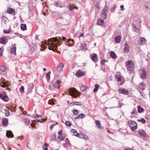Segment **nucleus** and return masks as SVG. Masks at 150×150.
<instances>
[{
  "label": "nucleus",
  "mask_w": 150,
  "mask_h": 150,
  "mask_svg": "<svg viewBox=\"0 0 150 150\" xmlns=\"http://www.w3.org/2000/svg\"><path fill=\"white\" fill-rule=\"evenodd\" d=\"M2 125L5 126H6L8 125V120L6 118H3L2 119Z\"/></svg>",
  "instance_id": "obj_18"
},
{
  "label": "nucleus",
  "mask_w": 150,
  "mask_h": 150,
  "mask_svg": "<svg viewBox=\"0 0 150 150\" xmlns=\"http://www.w3.org/2000/svg\"><path fill=\"white\" fill-rule=\"evenodd\" d=\"M0 98L5 102L8 101L9 100L8 98L4 92H3L2 93H0Z\"/></svg>",
  "instance_id": "obj_6"
},
{
  "label": "nucleus",
  "mask_w": 150,
  "mask_h": 150,
  "mask_svg": "<svg viewBox=\"0 0 150 150\" xmlns=\"http://www.w3.org/2000/svg\"><path fill=\"white\" fill-rule=\"evenodd\" d=\"M96 6L98 9H100L99 4V2H97L96 3Z\"/></svg>",
  "instance_id": "obj_50"
},
{
  "label": "nucleus",
  "mask_w": 150,
  "mask_h": 150,
  "mask_svg": "<svg viewBox=\"0 0 150 150\" xmlns=\"http://www.w3.org/2000/svg\"><path fill=\"white\" fill-rule=\"evenodd\" d=\"M37 49V47L35 45L33 44L32 45L30 48L31 50L33 51H35Z\"/></svg>",
  "instance_id": "obj_31"
},
{
  "label": "nucleus",
  "mask_w": 150,
  "mask_h": 150,
  "mask_svg": "<svg viewBox=\"0 0 150 150\" xmlns=\"http://www.w3.org/2000/svg\"><path fill=\"white\" fill-rule=\"evenodd\" d=\"M53 125H52L50 127V129L51 131H52L53 127Z\"/></svg>",
  "instance_id": "obj_60"
},
{
  "label": "nucleus",
  "mask_w": 150,
  "mask_h": 150,
  "mask_svg": "<svg viewBox=\"0 0 150 150\" xmlns=\"http://www.w3.org/2000/svg\"><path fill=\"white\" fill-rule=\"evenodd\" d=\"M86 44H85V45H83V46H81V50H83L86 47Z\"/></svg>",
  "instance_id": "obj_53"
},
{
  "label": "nucleus",
  "mask_w": 150,
  "mask_h": 150,
  "mask_svg": "<svg viewBox=\"0 0 150 150\" xmlns=\"http://www.w3.org/2000/svg\"><path fill=\"white\" fill-rule=\"evenodd\" d=\"M84 73L83 72L80 70H79L76 73V75L78 77H80L81 76H83L84 75Z\"/></svg>",
  "instance_id": "obj_16"
},
{
  "label": "nucleus",
  "mask_w": 150,
  "mask_h": 150,
  "mask_svg": "<svg viewBox=\"0 0 150 150\" xmlns=\"http://www.w3.org/2000/svg\"><path fill=\"white\" fill-rule=\"evenodd\" d=\"M115 78L116 81L119 82H120L121 83L119 84V85H122L125 81L123 77L119 75H116Z\"/></svg>",
  "instance_id": "obj_5"
},
{
  "label": "nucleus",
  "mask_w": 150,
  "mask_h": 150,
  "mask_svg": "<svg viewBox=\"0 0 150 150\" xmlns=\"http://www.w3.org/2000/svg\"><path fill=\"white\" fill-rule=\"evenodd\" d=\"M61 83V82L60 80H57L56 81L53 80L51 82V84L54 88H58V86Z\"/></svg>",
  "instance_id": "obj_8"
},
{
  "label": "nucleus",
  "mask_w": 150,
  "mask_h": 150,
  "mask_svg": "<svg viewBox=\"0 0 150 150\" xmlns=\"http://www.w3.org/2000/svg\"><path fill=\"white\" fill-rule=\"evenodd\" d=\"M120 7L122 10L123 11L125 9L124 7V6L123 5H121L120 6Z\"/></svg>",
  "instance_id": "obj_57"
},
{
  "label": "nucleus",
  "mask_w": 150,
  "mask_h": 150,
  "mask_svg": "<svg viewBox=\"0 0 150 150\" xmlns=\"http://www.w3.org/2000/svg\"><path fill=\"white\" fill-rule=\"evenodd\" d=\"M95 123L98 126L100 124V121L96 120L95 121Z\"/></svg>",
  "instance_id": "obj_48"
},
{
  "label": "nucleus",
  "mask_w": 150,
  "mask_h": 150,
  "mask_svg": "<svg viewBox=\"0 0 150 150\" xmlns=\"http://www.w3.org/2000/svg\"><path fill=\"white\" fill-rule=\"evenodd\" d=\"M7 11L8 13L11 14L12 15H14L15 14V10L14 9L9 7L7 10Z\"/></svg>",
  "instance_id": "obj_12"
},
{
  "label": "nucleus",
  "mask_w": 150,
  "mask_h": 150,
  "mask_svg": "<svg viewBox=\"0 0 150 150\" xmlns=\"http://www.w3.org/2000/svg\"><path fill=\"white\" fill-rule=\"evenodd\" d=\"M138 112L139 113H141L143 112L144 109L142 108L140 106H138Z\"/></svg>",
  "instance_id": "obj_29"
},
{
  "label": "nucleus",
  "mask_w": 150,
  "mask_h": 150,
  "mask_svg": "<svg viewBox=\"0 0 150 150\" xmlns=\"http://www.w3.org/2000/svg\"><path fill=\"white\" fill-rule=\"evenodd\" d=\"M43 119L41 120H37V121L39 122H41L43 120Z\"/></svg>",
  "instance_id": "obj_63"
},
{
  "label": "nucleus",
  "mask_w": 150,
  "mask_h": 150,
  "mask_svg": "<svg viewBox=\"0 0 150 150\" xmlns=\"http://www.w3.org/2000/svg\"><path fill=\"white\" fill-rule=\"evenodd\" d=\"M63 67L64 66L63 64L60 63L59 64L57 65V70L58 71H60L62 69Z\"/></svg>",
  "instance_id": "obj_21"
},
{
  "label": "nucleus",
  "mask_w": 150,
  "mask_h": 150,
  "mask_svg": "<svg viewBox=\"0 0 150 150\" xmlns=\"http://www.w3.org/2000/svg\"><path fill=\"white\" fill-rule=\"evenodd\" d=\"M65 124L67 126L70 127L71 125V123L69 121H66L65 122Z\"/></svg>",
  "instance_id": "obj_40"
},
{
  "label": "nucleus",
  "mask_w": 150,
  "mask_h": 150,
  "mask_svg": "<svg viewBox=\"0 0 150 150\" xmlns=\"http://www.w3.org/2000/svg\"><path fill=\"white\" fill-rule=\"evenodd\" d=\"M67 144H66V143H65V144H63V146L65 148H67Z\"/></svg>",
  "instance_id": "obj_62"
},
{
  "label": "nucleus",
  "mask_w": 150,
  "mask_h": 150,
  "mask_svg": "<svg viewBox=\"0 0 150 150\" xmlns=\"http://www.w3.org/2000/svg\"><path fill=\"white\" fill-rule=\"evenodd\" d=\"M7 42L6 38L1 37L0 38V43L5 45L7 43Z\"/></svg>",
  "instance_id": "obj_15"
},
{
  "label": "nucleus",
  "mask_w": 150,
  "mask_h": 150,
  "mask_svg": "<svg viewBox=\"0 0 150 150\" xmlns=\"http://www.w3.org/2000/svg\"><path fill=\"white\" fill-rule=\"evenodd\" d=\"M24 120V122L26 125H28L29 124L30 122V121L28 119H25Z\"/></svg>",
  "instance_id": "obj_43"
},
{
  "label": "nucleus",
  "mask_w": 150,
  "mask_h": 150,
  "mask_svg": "<svg viewBox=\"0 0 150 150\" xmlns=\"http://www.w3.org/2000/svg\"><path fill=\"white\" fill-rule=\"evenodd\" d=\"M146 42V40L143 37L140 38L138 40V43L140 45H143Z\"/></svg>",
  "instance_id": "obj_9"
},
{
  "label": "nucleus",
  "mask_w": 150,
  "mask_h": 150,
  "mask_svg": "<svg viewBox=\"0 0 150 150\" xmlns=\"http://www.w3.org/2000/svg\"><path fill=\"white\" fill-rule=\"evenodd\" d=\"M144 86L145 85L143 82L141 83L139 85V87L142 90H144Z\"/></svg>",
  "instance_id": "obj_30"
},
{
  "label": "nucleus",
  "mask_w": 150,
  "mask_h": 150,
  "mask_svg": "<svg viewBox=\"0 0 150 150\" xmlns=\"http://www.w3.org/2000/svg\"><path fill=\"white\" fill-rule=\"evenodd\" d=\"M47 41L44 42V43L42 42L41 48L45 49L47 46L50 50L54 51L57 50L58 44H59L58 45H60L59 43V40L57 38V37L50 38ZM41 50H43L41 49Z\"/></svg>",
  "instance_id": "obj_1"
},
{
  "label": "nucleus",
  "mask_w": 150,
  "mask_h": 150,
  "mask_svg": "<svg viewBox=\"0 0 150 150\" xmlns=\"http://www.w3.org/2000/svg\"><path fill=\"white\" fill-rule=\"evenodd\" d=\"M65 142H66L65 143L69 145V146H70V144L68 138H67L65 139Z\"/></svg>",
  "instance_id": "obj_46"
},
{
  "label": "nucleus",
  "mask_w": 150,
  "mask_h": 150,
  "mask_svg": "<svg viewBox=\"0 0 150 150\" xmlns=\"http://www.w3.org/2000/svg\"><path fill=\"white\" fill-rule=\"evenodd\" d=\"M140 76L141 78L142 79H145L146 77V71L142 69L140 73Z\"/></svg>",
  "instance_id": "obj_11"
},
{
  "label": "nucleus",
  "mask_w": 150,
  "mask_h": 150,
  "mask_svg": "<svg viewBox=\"0 0 150 150\" xmlns=\"http://www.w3.org/2000/svg\"><path fill=\"white\" fill-rule=\"evenodd\" d=\"M0 69L3 71H5L6 69V67L4 65H2L0 67Z\"/></svg>",
  "instance_id": "obj_39"
},
{
  "label": "nucleus",
  "mask_w": 150,
  "mask_h": 150,
  "mask_svg": "<svg viewBox=\"0 0 150 150\" xmlns=\"http://www.w3.org/2000/svg\"><path fill=\"white\" fill-rule=\"evenodd\" d=\"M10 114V112L8 110L6 111V116H8Z\"/></svg>",
  "instance_id": "obj_51"
},
{
  "label": "nucleus",
  "mask_w": 150,
  "mask_h": 150,
  "mask_svg": "<svg viewBox=\"0 0 150 150\" xmlns=\"http://www.w3.org/2000/svg\"><path fill=\"white\" fill-rule=\"evenodd\" d=\"M69 92L71 96L74 98H77L78 95V91L74 88L70 89Z\"/></svg>",
  "instance_id": "obj_3"
},
{
  "label": "nucleus",
  "mask_w": 150,
  "mask_h": 150,
  "mask_svg": "<svg viewBox=\"0 0 150 150\" xmlns=\"http://www.w3.org/2000/svg\"><path fill=\"white\" fill-rule=\"evenodd\" d=\"M133 28H134L133 30H134V31L137 32H138L139 30V29L138 28H137V27H136V26L135 25H134Z\"/></svg>",
  "instance_id": "obj_42"
},
{
  "label": "nucleus",
  "mask_w": 150,
  "mask_h": 150,
  "mask_svg": "<svg viewBox=\"0 0 150 150\" xmlns=\"http://www.w3.org/2000/svg\"><path fill=\"white\" fill-rule=\"evenodd\" d=\"M1 86L3 87H5L8 86L7 84L5 83H4L3 84L1 85Z\"/></svg>",
  "instance_id": "obj_56"
},
{
  "label": "nucleus",
  "mask_w": 150,
  "mask_h": 150,
  "mask_svg": "<svg viewBox=\"0 0 150 150\" xmlns=\"http://www.w3.org/2000/svg\"><path fill=\"white\" fill-rule=\"evenodd\" d=\"M109 7H104L102 11L101 15L103 19H105L107 17V11Z\"/></svg>",
  "instance_id": "obj_7"
},
{
  "label": "nucleus",
  "mask_w": 150,
  "mask_h": 150,
  "mask_svg": "<svg viewBox=\"0 0 150 150\" xmlns=\"http://www.w3.org/2000/svg\"><path fill=\"white\" fill-rule=\"evenodd\" d=\"M110 57L114 59L117 58V56L115 53L113 51H111L110 52Z\"/></svg>",
  "instance_id": "obj_22"
},
{
  "label": "nucleus",
  "mask_w": 150,
  "mask_h": 150,
  "mask_svg": "<svg viewBox=\"0 0 150 150\" xmlns=\"http://www.w3.org/2000/svg\"><path fill=\"white\" fill-rule=\"evenodd\" d=\"M138 133L142 137H146V134L145 131L142 129H140L138 131Z\"/></svg>",
  "instance_id": "obj_13"
},
{
  "label": "nucleus",
  "mask_w": 150,
  "mask_h": 150,
  "mask_svg": "<svg viewBox=\"0 0 150 150\" xmlns=\"http://www.w3.org/2000/svg\"><path fill=\"white\" fill-rule=\"evenodd\" d=\"M124 51L126 53H128L129 51V47L127 44H125Z\"/></svg>",
  "instance_id": "obj_26"
},
{
  "label": "nucleus",
  "mask_w": 150,
  "mask_h": 150,
  "mask_svg": "<svg viewBox=\"0 0 150 150\" xmlns=\"http://www.w3.org/2000/svg\"><path fill=\"white\" fill-rule=\"evenodd\" d=\"M97 127L101 129H103L104 128L102 126L101 124L99 125Z\"/></svg>",
  "instance_id": "obj_54"
},
{
  "label": "nucleus",
  "mask_w": 150,
  "mask_h": 150,
  "mask_svg": "<svg viewBox=\"0 0 150 150\" xmlns=\"http://www.w3.org/2000/svg\"><path fill=\"white\" fill-rule=\"evenodd\" d=\"M11 31V30H4V33L5 34L9 33Z\"/></svg>",
  "instance_id": "obj_49"
},
{
  "label": "nucleus",
  "mask_w": 150,
  "mask_h": 150,
  "mask_svg": "<svg viewBox=\"0 0 150 150\" xmlns=\"http://www.w3.org/2000/svg\"><path fill=\"white\" fill-rule=\"evenodd\" d=\"M59 4L58 3H56L54 4V5L57 7H59Z\"/></svg>",
  "instance_id": "obj_58"
},
{
  "label": "nucleus",
  "mask_w": 150,
  "mask_h": 150,
  "mask_svg": "<svg viewBox=\"0 0 150 150\" xmlns=\"http://www.w3.org/2000/svg\"><path fill=\"white\" fill-rule=\"evenodd\" d=\"M3 49L4 47L3 46L0 47V57H1L2 55Z\"/></svg>",
  "instance_id": "obj_41"
},
{
  "label": "nucleus",
  "mask_w": 150,
  "mask_h": 150,
  "mask_svg": "<svg viewBox=\"0 0 150 150\" xmlns=\"http://www.w3.org/2000/svg\"><path fill=\"white\" fill-rule=\"evenodd\" d=\"M20 91L22 92H24V87L23 86H21L19 89Z\"/></svg>",
  "instance_id": "obj_44"
},
{
  "label": "nucleus",
  "mask_w": 150,
  "mask_h": 150,
  "mask_svg": "<svg viewBox=\"0 0 150 150\" xmlns=\"http://www.w3.org/2000/svg\"><path fill=\"white\" fill-rule=\"evenodd\" d=\"M49 88L51 90V91H52L53 89L52 88H51V86L50 85H49Z\"/></svg>",
  "instance_id": "obj_61"
},
{
  "label": "nucleus",
  "mask_w": 150,
  "mask_h": 150,
  "mask_svg": "<svg viewBox=\"0 0 150 150\" xmlns=\"http://www.w3.org/2000/svg\"><path fill=\"white\" fill-rule=\"evenodd\" d=\"M124 150H132V149L129 148H127L126 149H125Z\"/></svg>",
  "instance_id": "obj_64"
},
{
  "label": "nucleus",
  "mask_w": 150,
  "mask_h": 150,
  "mask_svg": "<svg viewBox=\"0 0 150 150\" xmlns=\"http://www.w3.org/2000/svg\"><path fill=\"white\" fill-rule=\"evenodd\" d=\"M116 7V6L115 5H114L113 7L111 9V11L112 12L114 10H115V9Z\"/></svg>",
  "instance_id": "obj_52"
},
{
  "label": "nucleus",
  "mask_w": 150,
  "mask_h": 150,
  "mask_svg": "<svg viewBox=\"0 0 150 150\" xmlns=\"http://www.w3.org/2000/svg\"><path fill=\"white\" fill-rule=\"evenodd\" d=\"M126 66L128 71H132L134 70V65L132 60H129L127 62H126Z\"/></svg>",
  "instance_id": "obj_2"
},
{
  "label": "nucleus",
  "mask_w": 150,
  "mask_h": 150,
  "mask_svg": "<svg viewBox=\"0 0 150 150\" xmlns=\"http://www.w3.org/2000/svg\"><path fill=\"white\" fill-rule=\"evenodd\" d=\"M36 117H40L41 118L42 117V116L40 115H39L38 114H36L35 116Z\"/></svg>",
  "instance_id": "obj_59"
},
{
  "label": "nucleus",
  "mask_w": 150,
  "mask_h": 150,
  "mask_svg": "<svg viewBox=\"0 0 150 150\" xmlns=\"http://www.w3.org/2000/svg\"><path fill=\"white\" fill-rule=\"evenodd\" d=\"M99 85L98 84H96L95 85V88L94 89L93 91L94 92H96L97 91Z\"/></svg>",
  "instance_id": "obj_34"
},
{
  "label": "nucleus",
  "mask_w": 150,
  "mask_h": 150,
  "mask_svg": "<svg viewBox=\"0 0 150 150\" xmlns=\"http://www.w3.org/2000/svg\"><path fill=\"white\" fill-rule=\"evenodd\" d=\"M34 87V85L33 84H29L28 86V93H30L32 91Z\"/></svg>",
  "instance_id": "obj_20"
},
{
  "label": "nucleus",
  "mask_w": 150,
  "mask_h": 150,
  "mask_svg": "<svg viewBox=\"0 0 150 150\" xmlns=\"http://www.w3.org/2000/svg\"><path fill=\"white\" fill-rule=\"evenodd\" d=\"M65 135L64 134L60 135L57 138L61 141H63L65 137Z\"/></svg>",
  "instance_id": "obj_24"
},
{
  "label": "nucleus",
  "mask_w": 150,
  "mask_h": 150,
  "mask_svg": "<svg viewBox=\"0 0 150 150\" xmlns=\"http://www.w3.org/2000/svg\"><path fill=\"white\" fill-rule=\"evenodd\" d=\"M71 104L72 105H81L80 102H73L71 103Z\"/></svg>",
  "instance_id": "obj_32"
},
{
  "label": "nucleus",
  "mask_w": 150,
  "mask_h": 150,
  "mask_svg": "<svg viewBox=\"0 0 150 150\" xmlns=\"http://www.w3.org/2000/svg\"><path fill=\"white\" fill-rule=\"evenodd\" d=\"M50 73H51V71H50L49 72H48L46 75V77L47 78V79L48 80V81H49V80L50 79Z\"/></svg>",
  "instance_id": "obj_38"
},
{
  "label": "nucleus",
  "mask_w": 150,
  "mask_h": 150,
  "mask_svg": "<svg viewBox=\"0 0 150 150\" xmlns=\"http://www.w3.org/2000/svg\"><path fill=\"white\" fill-rule=\"evenodd\" d=\"M104 22V20L102 19H99L98 20L97 24L101 26L103 25Z\"/></svg>",
  "instance_id": "obj_23"
},
{
  "label": "nucleus",
  "mask_w": 150,
  "mask_h": 150,
  "mask_svg": "<svg viewBox=\"0 0 150 150\" xmlns=\"http://www.w3.org/2000/svg\"><path fill=\"white\" fill-rule=\"evenodd\" d=\"M106 61L105 60H102L101 62V64L102 65H103L104 64L105 62H106Z\"/></svg>",
  "instance_id": "obj_55"
},
{
  "label": "nucleus",
  "mask_w": 150,
  "mask_h": 150,
  "mask_svg": "<svg viewBox=\"0 0 150 150\" xmlns=\"http://www.w3.org/2000/svg\"><path fill=\"white\" fill-rule=\"evenodd\" d=\"M138 113L137 112V110L135 108L133 110V111L131 112V114L132 115H136Z\"/></svg>",
  "instance_id": "obj_35"
},
{
  "label": "nucleus",
  "mask_w": 150,
  "mask_h": 150,
  "mask_svg": "<svg viewBox=\"0 0 150 150\" xmlns=\"http://www.w3.org/2000/svg\"><path fill=\"white\" fill-rule=\"evenodd\" d=\"M85 117V115L83 114H81L78 115L77 117H75V119H82Z\"/></svg>",
  "instance_id": "obj_27"
},
{
  "label": "nucleus",
  "mask_w": 150,
  "mask_h": 150,
  "mask_svg": "<svg viewBox=\"0 0 150 150\" xmlns=\"http://www.w3.org/2000/svg\"><path fill=\"white\" fill-rule=\"evenodd\" d=\"M138 121L142 122L143 123H145L146 122V120L143 118H142L140 120H138Z\"/></svg>",
  "instance_id": "obj_45"
},
{
  "label": "nucleus",
  "mask_w": 150,
  "mask_h": 150,
  "mask_svg": "<svg viewBox=\"0 0 150 150\" xmlns=\"http://www.w3.org/2000/svg\"><path fill=\"white\" fill-rule=\"evenodd\" d=\"M71 133H74L73 135L75 136L79 137V136L80 135L79 134L77 133L75 130L74 129H71Z\"/></svg>",
  "instance_id": "obj_25"
},
{
  "label": "nucleus",
  "mask_w": 150,
  "mask_h": 150,
  "mask_svg": "<svg viewBox=\"0 0 150 150\" xmlns=\"http://www.w3.org/2000/svg\"><path fill=\"white\" fill-rule=\"evenodd\" d=\"M81 90L82 91H84L86 89V87L85 86H82L80 88Z\"/></svg>",
  "instance_id": "obj_47"
},
{
  "label": "nucleus",
  "mask_w": 150,
  "mask_h": 150,
  "mask_svg": "<svg viewBox=\"0 0 150 150\" xmlns=\"http://www.w3.org/2000/svg\"><path fill=\"white\" fill-rule=\"evenodd\" d=\"M145 6L147 9H150V3L147 2L146 3L145 5Z\"/></svg>",
  "instance_id": "obj_36"
},
{
  "label": "nucleus",
  "mask_w": 150,
  "mask_h": 150,
  "mask_svg": "<svg viewBox=\"0 0 150 150\" xmlns=\"http://www.w3.org/2000/svg\"><path fill=\"white\" fill-rule=\"evenodd\" d=\"M128 125L132 131H134L137 128V123L134 121H129Z\"/></svg>",
  "instance_id": "obj_4"
},
{
  "label": "nucleus",
  "mask_w": 150,
  "mask_h": 150,
  "mask_svg": "<svg viewBox=\"0 0 150 150\" xmlns=\"http://www.w3.org/2000/svg\"><path fill=\"white\" fill-rule=\"evenodd\" d=\"M121 38L120 36H117L115 38V40L117 43H120V40Z\"/></svg>",
  "instance_id": "obj_28"
},
{
  "label": "nucleus",
  "mask_w": 150,
  "mask_h": 150,
  "mask_svg": "<svg viewBox=\"0 0 150 150\" xmlns=\"http://www.w3.org/2000/svg\"><path fill=\"white\" fill-rule=\"evenodd\" d=\"M16 47L15 44L13 45V47L11 48L10 49V52L11 54H13L14 55H16Z\"/></svg>",
  "instance_id": "obj_14"
},
{
  "label": "nucleus",
  "mask_w": 150,
  "mask_h": 150,
  "mask_svg": "<svg viewBox=\"0 0 150 150\" xmlns=\"http://www.w3.org/2000/svg\"><path fill=\"white\" fill-rule=\"evenodd\" d=\"M21 29L23 30H25L26 29V26L25 24H22L21 26Z\"/></svg>",
  "instance_id": "obj_33"
},
{
  "label": "nucleus",
  "mask_w": 150,
  "mask_h": 150,
  "mask_svg": "<svg viewBox=\"0 0 150 150\" xmlns=\"http://www.w3.org/2000/svg\"><path fill=\"white\" fill-rule=\"evenodd\" d=\"M90 57L91 59L94 62L96 61L97 57V55L95 54H93L92 55H91L90 56Z\"/></svg>",
  "instance_id": "obj_17"
},
{
  "label": "nucleus",
  "mask_w": 150,
  "mask_h": 150,
  "mask_svg": "<svg viewBox=\"0 0 150 150\" xmlns=\"http://www.w3.org/2000/svg\"><path fill=\"white\" fill-rule=\"evenodd\" d=\"M72 112H73L74 115H77L79 113L78 111L76 109H73L72 110Z\"/></svg>",
  "instance_id": "obj_37"
},
{
  "label": "nucleus",
  "mask_w": 150,
  "mask_h": 150,
  "mask_svg": "<svg viewBox=\"0 0 150 150\" xmlns=\"http://www.w3.org/2000/svg\"><path fill=\"white\" fill-rule=\"evenodd\" d=\"M6 136L8 138H12L13 135L12 132L11 131H8L6 133Z\"/></svg>",
  "instance_id": "obj_19"
},
{
  "label": "nucleus",
  "mask_w": 150,
  "mask_h": 150,
  "mask_svg": "<svg viewBox=\"0 0 150 150\" xmlns=\"http://www.w3.org/2000/svg\"><path fill=\"white\" fill-rule=\"evenodd\" d=\"M118 91L120 93L124 94L126 95H127L129 94V91L128 90L123 88H120Z\"/></svg>",
  "instance_id": "obj_10"
}]
</instances>
